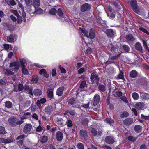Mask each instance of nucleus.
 <instances>
[{
    "label": "nucleus",
    "instance_id": "f257e3e1",
    "mask_svg": "<svg viewBox=\"0 0 149 149\" xmlns=\"http://www.w3.org/2000/svg\"><path fill=\"white\" fill-rule=\"evenodd\" d=\"M79 30L81 32L86 36L88 38L89 37L91 39H93L95 37V34L92 28L90 29L89 35L88 32L84 28H79Z\"/></svg>",
    "mask_w": 149,
    "mask_h": 149
},
{
    "label": "nucleus",
    "instance_id": "f03ea898",
    "mask_svg": "<svg viewBox=\"0 0 149 149\" xmlns=\"http://www.w3.org/2000/svg\"><path fill=\"white\" fill-rule=\"evenodd\" d=\"M24 1L26 5V7L28 12L30 13H34L35 8L33 6L32 0H24Z\"/></svg>",
    "mask_w": 149,
    "mask_h": 149
},
{
    "label": "nucleus",
    "instance_id": "7ed1b4c3",
    "mask_svg": "<svg viewBox=\"0 0 149 149\" xmlns=\"http://www.w3.org/2000/svg\"><path fill=\"white\" fill-rule=\"evenodd\" d=\"M19 63L18 61L11 63L10 65V68L12 71L17 72L19 69Z\"/></svg>",
    "mask_w": 149,
    "mask_h": 149
},
{
    "label": "nucleus",
    "instance_id": "20e7f679",
    "mask_svg": "<svg viewBox=\"0 0 149 149\" xmlns=\"http://www.w3.org/2000/svg\"><path fill=\"white\" fill-rule=\"evenodd\" d=\"M130 5L132 8L136 13H140L139 10L137 7V3L136 0H131Z\"/></svg>",
    "mask_w": 149,
    "mask_h": 149
},
{
    "label": "nucleus",
    "instance_id": "39448f33",
    "mask_svg": "<svg viewBox=\"0 0 149 149\" xmlns=\"http://www.w3.org/2000/svg\"><path fill=\"white\" fill-rule=\"evenodd\" d=\"M91 8L89 4L86 3L82 5L81 7V10L82 12L88 10Z\"/></svg>",
    "mask_w": 149,
    "mask_h": 149
},
{
    "label": "nucleus",
    "instance_id": "423d86ee",
    "mask_svg": "<svg viewBox=\"0 0 149 149\" xmlns=\"http://www.w3.org/2000/svg\"><path fill=\"white\" fill-rule=\"evenodd\" d=\"M32 125L31 124H28L25 125L24 129L23 131L24 133L26 134L30 132L32 128Z\"/></svg>",
    "mask_w": 149,
    "mask_h": 149
},
{
    "label": "nucleus",
    "instance_id": "0eeeda50",
    "mask_svg": "<svg viewBox=\"0 0 149 149\" xmlns=\"http://www.w3.org/2000/svg\"><path fill=\"white\" fill-rule=\"evenodd\" d=\"M13 141V139L11 138L5 139L0 138V143H8Z\"/></svg>",
    "mask_w": 149,
    "mask_h": 149
},
{
    "label": "nucleus",
    "instance_id": "6e6552de",
    "mask_svg": "<svg viewBox=\"0 0 149 149\" xmlns=\"http://www.w3.org/2000/svg\"><path fill=\"white\" fill-rule=\"evenodd\" d=\"M91 79L92 82H95L96 84H97L99 78L98 76L95 74H92L91 76Z\"/></svg>",
    "mask_w": 149,
    "mask_h": 149
},
{
    "label": "nucleus",
    "instance_id": "1a4fd4ad",
    "mask_svg": "<svg viewBox=\"0 0 149 149\" xmlns=\"http://www.w3.org/2000/svg\"><path fill=\"white\" fill-rule=\"evenodd\" d=\"M39 74L46 78H47L49 77V74L47 73L46 70L44 69H41L39 71Z\"/></svg>",
    "mask_w": 149,
    "mask_h": 149
},
{
    "label": "nucleus",
    "instance_id": "9d476101",
    "mask_svg": "<svg viewBox=\"0 0 149 149\" xmlns=\"http://www.w3.org/2000/svg\"><path fill=\"white\" fill-rule=\"evenodd\" d=\"M24 89L26 93L30 94L32 95H33V89L31 86H29L27 85H26L24 86Z\"/></svg>",
    "mask_w": 149,
    "mask_h": 149
},
{
    "label": "nucleus",
    "instance_id": "9b49d317",
    "mask_svg": "<svg viewBox=\"0 0 149 149\" xmlns=\"http://www.w3.org/2000/svg\"><path fill=\"white\" fill-rule=\"evenodd\" d=\"M105 140L106 142L109 144H112L114 142L113 138L110 136H107L105 138Z\"/></svg>",
    "mask_w": 149,
    "mask_h": 149
},
{
    "label": "nucleus",
    "instance_id": "f8f14e48",
    "mask_svg": "<svg viewBox=\"0 0 149 149\" xmlns=\"http://www.w3.org/2000/svg\"><path fill=\"white\" fill-rule=\"evenodd\" d=\"M16 36L11 35L7 37V40L8 42H12L15 41L17 39Z\"/></svg>",
    "mask_w": 149,
    "mask_h": 149
},
{
    "label": "nucleus",
    "instance_id": "ddd939ff",
    "mask_svg": "<svg viewBox=\"0 0 149 149\" xmlns=\"http://www.w3.org/2000/svg\"><path fill=\"white\" fill-rule=\"evenodd\" d=\"M100 99V96L98 94H96L95 95L94 97V105L95 106L99 103Z\"/></svg>",
    "mask_w": 149,
    "mask_h": 149
},
{
    "label": "nucleus",
    "instance_id": "4468645a",
    "mask_svg": "<svg viewBox=\"0 0 149 149\" xmlns=\"http://www.w3.org/2000/svg\"><path fill=\"white\" fill-rule=\"evenodd\" d=\"M135 48L137 50L140 51L142 53L143 52V50L141 44L139 42H137L135 44Z\"/></svg>",
    "mask_w": 149,
    "mask_h": 149
},
{
    "label": "nucleus",
    "instance_id": "2eb2a0df",
    "mask_svg": "<svg viewBox=\"0 0 149 149\" xmlns=\"http://www.w3.org/2000/svg\"><path fill=\"white\" fill-rule=\"evenodd\" d=\"M55 120L56 121V123L58 125L61 126L63 125V121L62 119L58 118V117H56Z\"/></svg>",
    "mask_w": 149,
    "mask_h": 149
},
{
    "label": "nucleus",
    "instance_id": "dca6fc26",
    "mask_svg": "<svg viewBox=\"0 0 149 149\" xmlns=\"http://www.w3.org/2000/svg\"><path fill=\"white\" fill-rule=\"evenodd\" d=\"M144 106V103L142 102H137L136 103L134 106V107L138 109H140L143 108Z\"/></svg>",
    "mask_w": 149,
    "mask_h": 149
},
{
    "label": "nucleus",
    "instance_id": "f3484780",
    "mask_svg": "<svg viewBox=\"0 0 149 149\" xmlns=\"http://www.w3.org/2000/svg\"><path fill=\"white\" fill-rule=\"evenodd\" d=\"M107 35L108 37L112 38L115 35V33L113 30L111 29H107Z\"/></svg>",
    "mask_w": 149,
    "mask_h": 149
},
{
    "label": "nucleus",
    "instance_id": "a211bd4d",
    "mask_svg": "<svg viewBox=\"0 0 149 149\" xmlns=\"http://www.w3.org/2000/svg\"><path fill=\"white\" fill-rule=\"evenodd\" d=\"M56 136L57 140L60 141L62 139L63 134L61 132L58 131L56 133Z\"/></svg>",
    "mask_w": 149,
    "mask_h": 149
},
{
    "label": "nucleus",
    "instance_id": "6ab92c4d",
    "mask_svg": "<svg viewBox=\"0 0 149 149\" xmlns=\"http://www.w3.org/2000/svg\"><path fill=\"white\" fill-rule=\"evenodd\" d=\"M64 89V87L63 86L59 88L57 90L56 94L59 96H61Z\"/></svg>",
    "mask_w": 149,
    "mask_h": 149
},
{
    "label": "nucleus",
    "instance_id": "aec40b11",
    "mask_svg": "<svg viewBox=\"0 0 149 149\" xmlns=\"http://www.w3.org/2000/svg\"><path fill=\"white\" fill-rule=\"evenodd\" d=\"M46 102V99L45 98H41L40 100H38L37 101L36 104L39 107H40L41 103L44 104Z\"/></svg>",
    "mask_w": 149,
    "mask_h": 149
},
{
    "label": "nucleus",
    "instance_id": "412c9836",
    "mask_svg": "<svg viewBox=\"0 0 149 149\" xmlns=\"http://www.w3.org/2000/svg\"><path fill=\"white\" fill-rule=\"evenodd\" d=\"M42 93L41 91L38 89H36L34 90L33 91V93L34 95L37 96L41 95Z\"/></svg>",
    "mask_w": 149,
    "mask_h": 149
},
{
    "label": "nucleus",
    "instance_id": "4be33fe9",
    "mask_svg": "<svg viewBox=\"0 0 149 149\" xmlns=\"http://www.w3.org/2000/svg\"><path fill=\"white\" fill-rule=\"evenodd\" d=\"M133 122V120L132 118H128L124 121V123L126 125H129L131 124Z\"/></svg>",
    "mask_w": 149,
    "mask_h": 149
},
{
    "label": "nucleus",
    "instance_id": "5701e85b",
    "mask_svg": "<svg viewBox=\"0 0 149 149\" xmlns=\"http://www.w3.org/2000/svg\"><path fill=\"white\" fill-rule=\"evenodd\" d=\"M104 7L101 5H100L97 6L96 11L97 13H102V11L104 10Z\"/></svg>",
    "mask_w": 149,
    "mask_h": 149
},
{
    "label": "nucleus",
    "instance_id": "b1692460",
    "mask_svg": "<svg viewBox=\"0 0 149 149\" xmlns=\"http://www.w3.org/2000/svg\"><path fill=\"white\" fill-rule=\"evenodd\" d=\"M16 119L15 118H11L9 119L8 122L10 124L13 126H15Z\"/></svg>",
    "mask_w": 149,
    "mask_h": 149
},
{
    "label": "nucleus",
    "instance_id": "393cba45",
    "mask_svg": "<svg viewBox=\"0 0 149 149\" xmlns=\"http://www.w3.org/2000/svg\"><path fill=\"white\" fill-rule=\"evenodd\" d=\"M40 4L39 0H33V3L32 4L33 7L34 8L38 7Z\"/></svg>",
    "mask_w": 149,
    "mask_h": 149
},
{
    "label": "nucleus",
    "instance_id": "a878e982",
    "mask_svg": "<svg viewBox=\"0 0 149 149\" xmlns=\"http://www.w3.org/2000/svg\"><path fill=\"white\" fill-rule=\"evenodd\" d=\"M48 140V138L46 136H43L41 137L40 140V142L42 143H44L46 142Z\"/></svg>",
    "mask_w": 149,
    "mask_h": 149
},
{
    "label": "nucleus",
    "instance_id": "bb28decb",
    "mask_svg": "<svg viewBox=\"0 0 149 149\" xmlns=\"http://www.w3.org/2000/svg\"><path fill=\"white\" fill-rule=\"evenodd\" d=\"M22 72L23 74L24 75H28L29 74V72L25 67L22 68Z\"/></svg>",
    "mask_w": 149,
    "mask_h": 149
},
{
    "label": "nucleus",
    "instance_id": "cd10ccee",
    "mask_svg": "<svg viewBox=\"0 0 149 149\" xmlns=\"http://www.w3.org/2000/svg\"><path fill=\"white\" fill-rule=\"evenodd\" d=\"M39 78L37 75L32 76L31 81L33 83H36L38 81Z\"/></svg>",
    "mask_w": 149,
    "mask_h": 149
},
{
    "label": "nucleus",
    "instance_id": "c85d7f7f",
    "mask_svg": "<svg viewBox=\"0 0 149 149\" xmlns=\"http://www.w3.org/2000/svg\"><path fill=\"white\" fill-rule=\"evenodd\" d=\"M126 38L128 41H133L134 40V38L133 35L131 34H129L126 36Z\"/></svg>",
    "mask_w": 149,
    "mask_h": 149
},
{
    "label": "nucleus",
    "instance_id": "c756f323",
    "mask_svg": "<svg viewBox=\"0 0 149 149\" xmlns=\"http://www.w3.org/2000/svg\"><path fill=\"white\" fill-rule=\"evenodd\" d=\"M130 76L132 78H135L137 76V73L136 71L133 70L130 73Z\"/></svg>",
    "mask_w": 149,
    "mask_h": 149
},
{
    "label": "nucleus",
    "instance_id": "7c9ffc66",
    "mask_svg": "<svg viewBox=\"0 0 149 149\" xmlns=\"http://www.w3.org/2000/svg\"><path fill=\"white\" fill-rule=\"evenodd\" d=\"M53 111L52 107L51 106H48L45 109V111L48 113H50Z\"/></svg>",
    "mask_w": 149,
    "mask_h": 149
},
{
    "label": "nucleus",
    "instance_id": "2f4dec72",
    "mask_svg": "<svg viewBox=\"0 0 149 149\" xmlns=\"http://www.w3.org/2000/svg\"><path fill=\"white\" fill-rule=\"evenodd\" d=\"M47 93L49 97L50 98H52L53 96V92L52 89H49L48 90Z\"/></svg>",
    "mask_w": 149,
    "mask_h": 149
},
{
    "label": "nucleus",
    "instance_id": "473e14b6",
    "mask_svg": "<svg viewBox=\"0 0 149 149\" xmlns=\"http://www.w3.org/2000/svg\"><path fill=\"white\" fill-rule=\"evenodd\" d=\"M134 129L135 131L137 132H140L142 129L141 126L138 125H136Z\"/></svg>",
    "mask_w": 149,
    "mask_h": 149
},
{
    "label": "nucleus",
    "instance_id": "72a5a7b5",
    "mask_svg": "<svg viewBox=\"0 0 149 149\" xmlns=\"http://www.w3.org/2000/svg\"><path fill=\"white\" fill-rule=\"evenodd\" d=\"M80 133L81 136L83 137L86 138V131L84 130H81L80 131Z\"/></svg>",
    "mask_w": 149,
    "mask_h": 149
},
{
    "label": "nucleus",
    "instance_id": "f704fd0d",
    "mask_svg": "<svg viewBox=\"0 0 149 149\" xmlns=\"http://www.w3.org/2000/svg\"><path fill=\"white\" fill-rule=\"evenodd\" d=\"M139 26L140 27L139 29L140 31L143 32L147 34L148 35H149V32H148L146 29L143 27H140V26L139 24Z\"/></svg>",
    "mask_w": 149,
    "mask_h": 149
},
{
    "label": "nucleus",
    "instance_id": "c9c22d12",
    "mask_svg": "<svg viewBox=\"0 0 149 149\" xmlns=\"http://www.w3.org/2000/svg\"><path fill=\"white\" fill-rule=\"evenodd\" d=\"M20 63L21 67H25V64L26 63V61L24 59H20L19 60Z\"/></svg>",
    "mask_w": 149,
    "mask_h": 149
},
{
    "label": "nucleus",
    "instance_id": "e433bc0d",
    "mask_svg": "<svg viewBox=\"0 0 149 149\" xmlns=\"http://www.w3.org/2000/svg\"><path fill=\"white\" fill-rule=\"evenodd\" d=\"M87 69V68L86 67H84L78 70V73L79 74H81L83 73L85 70Z\"/></svg>",
    "mask_w": 149,
    "mask_h": 149
},
{
    "label": "nucleus",
    "instance_id": "4c0bfd02",
    "mask_svg": "<svg viewBox=\"0 0 149 149\" xmlns=\"http://www.w3.org/2000/svg\"><path fill=\"white\" fill-rule=\"evenodd\" d=\"M5 106L6 107L8 108H10L12 107V103L10 101H6L5 103Z\"/></svg>",
    "mask_w": 149,
    "mask_h": 149
},
{
    "label": "nucleus",
    "instance_id": "58836bf2",
    "mask_svg": "<svg viewBox=\"0 0 149 149\" xmlns=\"http://www.w3.org/2000/svg\"><path fill=\"white\" fill-rule=\"evenodd\" d=\"M132 96L133 98L135 100H137L139 98V97L138 94L136 93H133Z\"/></svg>",
    "mask_w": 149,
    "mask_h": 149
},
{
    "label": "nucleus",
    "instance_id": "ea45409f",
    "mask_svg": "<svg viewBox=\"0 0 149 149\" xmlns=\"http://www.w3.org/2000/svg\"><path fill=\"white\" fill-rule=\"evenodd\" d=\"M13 72L10 71V70L7 69L5 72V74L6 75H9L13 74Z\"/></svg>",
    "mask_w": 149,
    "mask_h": 149
},
{
    "label": "nucleus",
    "instance_id": "a19ab883",
    "mask_svg": "<svg viewBox=\"0 0 149 149\" xmlns=\"http://www.w3.org/2000/svg\"><path fill=\"white\" fill-rule=\"evenodd\" d=\"M86 82L85 81H83L81 83L80 87L81 89L83 88L84 87H86Z\"/></svg>",
    "mask_w": 149,
    "mask_h": 149
},
{
    "label": "nucleus",
    "instance_id": "79ce46f5",
    "mask_svg": "<svg viewBox=\"0 0 149 149\" xmlns=\"http://www.w3.org/2000/svg\"><path fill=\"white\" fill-rule=\"evenodd\" d=\"M5 133V131L4 128L3 126H0V134H4Z\"/></svg>",
    "mask_w": 149,
    "mask_h": 149
},
{
    "label": "nucleus",
    "instance_id": "37998d69",
    "mask_svg": "<svg viewBox=\"0 0 149 149\" xmlns=\"http://www.w3.org/2000/svg\"><path fill=\"white\" fill-rule=\"evenodd\" d=\"M98 88L102 91H104L106 90L105 87L103 85H99L98 86Z\"/></svg>",
    "mask_w": 149,
    "mask_h": 149
},
{
    "label": "nucleus",
    "instance_id": "c03bdc74",
    "mask_svg": "<svg viewBox=\"0 0 149 149\" xmlns=\"http://www.w3.org/2000/svg\"><path fill=\"white\" fill-rule=\"evenodd\" d=\"M77 146L79 149H84V146L83 144L80 143H78Z\"/></svg>",
    "mask_w": 149,
    "mask_h": 149
},
{
    "label": "nucleus",
    "instance_id": "a18cd8bd",
    "mask_svg": "<svg viewBox=\"0 0 149 149\" xmlns=\"http://www.w3.org/2000/svg\"><path fill=\"white\" fill-rule=\"evenodd\" d=\"M124 78L123 74V72L121 71L119 73L118 77L117 78V79H123Z\"/></svg>",
    "mask_w": 149,
    "mask_h": 149
},
{
    "label": "nucleus",
    "instance_id": "49530a36",
    "mask_svg": "<svg viewBox=\"0 0 149 149\" xmlns=\"http://www.w3.org/2000/svg\"><path fill=\"white\" fill-rule=\"evenodd\" d=\"M7 3L9 5L13 6L16 5V3L14 1V0H10L9 2Z\"/></svg>",
    "mask_w": 149,
    "mask_h": 149
},
{
    "label": "nucleus",
    "instance_id": "de8ad7c7",
    "mask_svg": "<svg viewBox=\"0 0 149 149\" xmlns=\"http://www.w3.org/2000/svg\"><path fill=\"white\" fill-rule=\"evenodd\" d=\"M58 15L61 17H63V15L62 11L60 8H59L58 11Z\"/></svg>",
    "mask_w": 149,
    "mask_h": 149
},
{
    "label": "nucleus",
    "instance_id": "09e8293b",
    "mask_svg": "<svg viewBox=\"0 0 149 149\" xmlns=\"http://www.w3.org/2000/svg\"><path fill=\"white\" fill-rule=\"evenodd\" d=\"M51 15H54L57 13L56 10L54 8L51 9L49 11Z\"/></svg>",
    "mask_w": 149,
    "mask_h": 149
},
{
    "label": "nucleus",
    "instance_id": "8fccbe9b",
    "mask_svg": "<svg viewBox=\"0 0 149 149\" xmlns=\"http://www.w3.org/2000/svg\"><path fill=\"white\" fill-rule=\"evenodd\" d=\"M90 131L92 134L94 136H95L97 134V131L96 130L93 128H92L91 129Z\"/></svg>",
    "mask_w": 149,
    "mask_h": 149
},
{
    "label": "nucleus",
    "instance_id": "3c124183",
    "mask_svg": "<svg viewBox=\"0 0 149 149\" xmlns=\"http://www.w3.org/2000/svg\"><path fill=\"white\" fill-rule=\"evenodd\" d=\"M35 10L34 13L36 12H37L38 13H41L43 12L42 10L40 8H35Z\"/></svg>",
    "mask_w": 149,
    "mask_h": 149
},
{
    "label": "nucleus",
    "instance_id": "603ef678",
    "mask_svg": "<svg viewBox=\"0 0 149 149\" xmlns=\"http://www.w3.org/2000/svg\"><path fill=\"white\" fill-rule=\"evenodd\" d=\"M128 139L129 141L133 142H134L136 141L137 139V138H134L131 136H129L128 137Z\"/></svg>",
    "mask_w": 149,
    "mask_h": 149
},
{
    "label": "nucleus",
    "instance_id": "864d4df0",
    "mask_svg": "<svg viewBox=\"0 0 149 149\" xmlns=\"http://www.w3.org/2000/svg\"><path fill=\"white\" fill-rule=\"evenodd\" d=\"M4 48L6 50L8 49H9L11 50L12 49V47H11V45L8 44H4Z\"/></svg>",
    "mask_w": 149,
    "mask_h": 149
},
{
    "label": "nucleus",
    "instance_id": "5fc2aeb1",
    "mask_svg": "<svg viewBox=\"0 0 149 149\" xmlns=\"http://www.w3.org/2000/svg\"><path fill=\"white\" fill-rule=\"evenodd\" d=\"M128 113L127 112H123L120 115V117L121 118L127 117L128 116Z\"/></svg>",
    "mask_w": 149,
    "mask_h": 149
},
{
    "label": "nucleus",
    "instance_id": "6e6d98bb",
    "mask_svg": "<svg viewBox=\"0 0 149 149\" xmlns=\"http://www.w3.org/2000/svg\"><path fill=\"white\" fill-rule=\"evenodd\" d=\"M10 11L15 15L17 17H18L19 15L17 12L16 10L11 9L10 10Z\"/></svg>",
    "mask_w": 149,
    "mask_h": 149
},
{
    "label": "nucleus",
    "instance_id": "4d7b16f0",
    "mask_svg": "<svg viewBox=\"0 0 149 149\" xmlns=\"http://www.w3.org/2000/svg\"><path fill=\"white\" fill-rule=\"evenodd\" d=\"M58 67L60 68V70H61V73H65L66 72V70L63 68L62 67L61 65H59Z\"/></svg>",
    "mask_w": 149,
    "mask_h": 149
},
{
    "label": "nucleus",
    "instance_id": "13d9d810",
    "mask_svg": "<svg viewBox=\"0 0 149 149\" xmlns=\"http://www.w3.org/2000/svg\"><path fill=\"white\" fill-rule=\"evenodd\" d=\"M17 17V21L18 24H21L22 22V17L21 16H20L19 15Z\"/></svg>",
    "mask_w": 149,
    "mask_h": 149
},
{
    "label": "nucleus",
    "instance_id": "bf43d9fd",
    "mask_svg": "<svg viewBox=\"0 0 149 149\" xmlns=\"http://www.w3.org/2000/svg\"><path fill=\"white\" fill-rule=\"evenodd\" d=\"M107 16L109 17L110 19H113L115 16V14L112 13H111L110 15L107 14Z\"/></svg>",
    "mask_w": 149,
    "mask_h": 149
},
{
    "label": "nucleus",
    "instance_id": "052dcab7",
    "mask_svg": "<svg viewBox=\"0 0 149 149\" xmlns=\"http://www.w3.org/2000/svg\"><path fill=\"white\" fill-rule=\"evenodd\" d=\"M123 47L124 50L125 51L128 52L129 51L130 49L128 46L124 45H123Z\"/></svg>",
    "mask_w": 149,
    "mask_h": 149
},
{
    "label": "nucleus",
    "instance_id": "680f3d73",
    "mask_svg": "<svg viewBox=\"0 0 149 149\" xmlns=\"http://www.w3.org/2000/svg\"><path fill=\"white\" fill-rule=\"evenodd\" d=\"M141 118L144 119L146 120H149V116H145L143 114H141Z\"/></svg>",
    "mask_w": 149,
    "mask_h": 149
},
{
    "label": "nucleus",
    "instance_id": "e2e57ef3",
    "mask_svg": "<svg viewBox=\"0 0 149 149\" xmlns=\"http://www.w3.org/2000/svg\"><path fill=\"white\" fill-rule=\"evenodd\" d=\"M24 89V86L22 84H20L18 85V90L19 91H21Z\"/></svg>",
    "mask_w": 149,
    "mask_h": 149
},
{
    "label": "nucleus",
    "instance_id": "0e129e2a",
    "mask_svg": "<svg viewBox=\"0 0 149 149\" xmlns=\"http://www.w3.org/2000/svg\"><path fill=\"white\" fill-rule=\"evenodd\" d=\"M67 124L68 127H71L72 125V122L70 120H68Z\"/></svg>",
    "mask_w": 149,
    "mask_h": 149
},
{
    "label": "nucleus",
    "instance_id": "69168bd1",
    "mask_svg": "<svg viewBox=\"0 0 149 149\" xmlns=\"http://www.w3.org/2000/svg\"><path fill=\"white\" fill-rule=\"evenodd\" d=\"M19 7L21 8L22 11H24V7L23 5L20 2L18 3Z\"/></svg>",
    "mask_w": 149,
    "mask_h": 149
},
{
    "label": "nucleus",
    "instance_id": "338daca9",
    "mask_svg": "<svg viewBox=\"0 0 149 149\" xmlns=\"http://www.w3.org/2000/svg\"><path fill=\"white\" fill-rule=\"evenodd\" d=\"M120 56V54H118V55H117L116 56H114L111 57L109 59V60H110V59H112V60L116 59H117Z\"/></svg>",
    "mask_w": 149,
    "mask_h": 149
},
{
    "label": "nucleus",
    "instance_id": "774afa93",
    "mask_svg": "<svg viewBox=\"0 0 149 149\" xmlns=\"http://www.w3.org/2000/svg\"><path fill=\"white\" fill-rule=\"evenodd\" d=\"M106 120L107 123H108L109 124L112 123L113 122V120L111 119V118H107Z\"/></svg>",
    "mask_w": 149,
    "mask_h": 149
}]
</instances>
